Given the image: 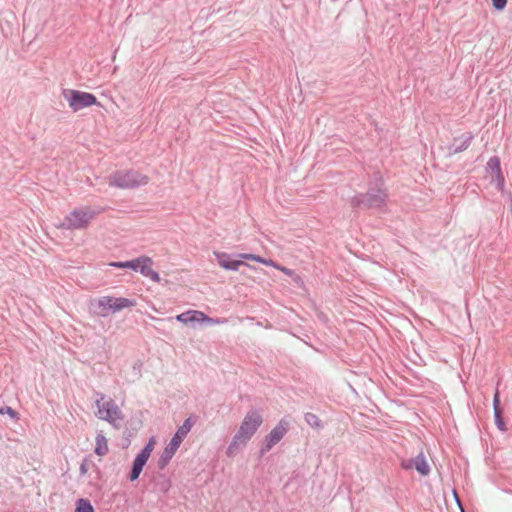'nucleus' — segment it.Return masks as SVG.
Listing matches in <instances>:
<instances>
[{
	"instance_id": "obj_1",
	"label": "nucleus",
	"mask_w": 512,
	"mask_h": 512,
	"mask_svg": "<svg viewBox=\"0 0 512 512\" xmlns=\"http://www.w3.org/2000/svg\"><path fill=\"white\" fill-rule=\"evenodd\" d=\"M262 422L263 418L258 412H249L244 417L239 427V430L235 434L232 443L229 445L227 449V454L229 456H232L236 453L239 446L245 445L256 433L258 428L261 426Z\"/></svg>"
},
{
	"instance_id": "obj_2",
	"label": "nucleus",
	"mask_w": 512,
	"mask_h": 512,
	"mask_svg": "<svg viewBox=\"0 0 512 512\" xmlns=\"http://www.w3.org/2000/svg\"><path fill=\"white\" fill-rule=\"evenodd\" d=\"M96 215L97 212L91 208H76L64 217L58 227L65 230L86 229Z\"/></svg>"
},
{
	"instance_id": "obj_3",
	"label": "nucleus",
	"mask_w": 512,
	"mask_h": 512,
	"mask_svg": "<svg viewBox=\"0 0 512 512\" xmlns=\"http://www.w3.org/2000/svg\"><path fill=\"white\" fill-rule=\"evenodd\" d=\"M148 183V177L137 171H117L109 177V185L116 189H138Z\"/></svg>"
},
{
	"instance_id": "obj_4",
	"label": "nucleus",
	"mask_w": 512,
	"mask_h": 512,
	"mask_svg": "<svg viewBox=\"0 0 512 512\" xmlns=\"http://www.w3.org/2000/svg\"><path fill=\"white\" fill-rule=\"evenodd\" d=\"M96 406V416L101 420H105L110 424L116 425L117 422L124 419L123 412L112 399H106L104 396H101L96 400Z\"/></svg>"
},
{
	"instance_id": "obj_5",
	"label": "nucleus",
	"mask_w": 512,
	"mask_h": 512,
	"mask_svg": "<svg viewBox=\"0 0 512 512\" xmlns=\"http://www.w3.org/2000/svg\"><path fill=\"white\" fill-rule=\"evenodd\" d=\"M63 96L65 100L68 102L69 107L74 112H77L86 107H90L97 103L96 97L88 92L68 89L64 90Z\"/></svg>"
},
{
	"instance_id": "obj_6",
	"label": "nucleus",
	"mask_w": 512,
	"mask_h": 512,
	"mask_svg": "<svg viewBox=\"0 0 512 512\" xmlns=\"http://www.w3.org/2000/svg\"><path fill=\"white\" fill-rule=\"evenodd\" d=\"M98 307L102 316H107L109 313H116L125 308L136 306V301L123 297L103 296L98 300Z\"/></svg>"
},
{
	"instance_id": "obj_7",
	"label": "nucleus",
	"mask_w": 512,
	"mask_h": 512,
	"mask_svg": "<svg viewBox=\"0 0 512 512\" xmlns=\"http://www.w3.org/2000/svg\"><path fill=\"white\" fill-rule=\"evenodd\" d=\"M486 178L489 179L492 188L498 191H504L505 179L501 170V162L498 156L491 157L485 167Z\"/></svg>"
},
{
	"instance_id": "obj_8",
	"label": "nucleus",
	"mask_w": 512,
	"mask_h": 512,
	"mask_svg": "<svg viewBox=\"0 0 512 512\" xmlns=\"http://www.w3.org/2000/svg\"><path fill=\"white\" fill-rule=\"evenodd\" d=\"M156 445V439L155 437H151L144 447V449L137 455V457L134 460L130 479L131 481L136 480L139 475L142 472V469L146 462L148 461L149 457L151 456V453L153 452Z\"/></svg>"
},
{
	"instance_id": "obj_9",
	"label": "nucleus",
	"mask_w": 512,
	"mask_h": 512,
	"mask_svg": "<svg viewBox=\"0 0 512 512\" xmlns=\"http://www.w3.org/2000/svg\"><path fill=\"white\" fill-rule=\"evenodd\" d=\"M383 194H359L355 198V205L362 210L380 209L384 205Z\"/></svg>"
},
{
	"instance_id": "obj_10",
	"label": "nucleus",
	"mask_w": 512,
	"mask_h": 512,
	"mask_svg": "<svg viewBox=\"0 0 512 512\" xmlns=\"http://www.w3.org/2000/svg\"><path fill=\"white\" fill-rule=\"evenodd\" d=\"M176 319L183 323L187 324L189 322H206L209 324H218L220 323L219 320L212 319L205 315L203 312L198 310H190L184 313H181L176 316Z\"/></svg>"
},
{
	"instance_id": "obj_11",
	"label": "nucleus",
	"mask_w": 512,
	"mask_h": 512,
	"mask_svg": "<svg viewBox=\"0 0 512 512\" xmlns=\"http://www.w3.org/2000/svg\"><path fill=\"white\" fill-rule=\"evenodd\" d=\"M288 423L284 420H281L267 435L266 437V448L265 450H270L275 444H277L286 434Z\"/></svg>"
},
{
	"instance_id": "obj_12",
	"label": "nucleus",
	"mask_w": 512,
	"mask_h": 512,
	"mask_svg": "<svg viewBox=\"0 0 512 512\" xmlns=\"http://www.w3.org/2000/svg\"><path fill=\"white\" fill-rule=\"evenodd\" d=\"M239 257L241 259L252 260V261H256V262L262 263V264H264L266 266L273 267V268L283 272L284 274H286L289 277H294V271L293 270H291V269H289L287 267L281 266V265L277 264L276 262H274L271 259H265V258H262L261 256H258V255H255V254H248V253H242V254L239 255Z\"/></svg>"
},
{
	"instance_id": "obj_13",
	"label": "nucleus",
	"mask_w": 512,
	"mask_h": 512,
	"mask_svg": "<svg viewBox=\"0 0 512 512\" xmlns=\"http://www.w3.org/2000/svg\"><path fill=\"white\" fill-rule=\"evenodd\" d=\"M404 469H416L421 475H427L430 471L429 464L427 463L424 455L420 453L413 459L405 460L402 462Z\"/></svg>"
},
{
	"instance_id": "obj_14",
	"label": "nucleus",
	"mask_w": 512,
	"mask_h": 512,
	"mask_svg": "<svg viewBox=\"0 0 512 512\" xmlns=\"http://www.w3.org/2000/svg\"><path fill=\"white\" fill-rule=\"evenodd\" d=\"M181 441L177 440L176 438H172L170 443L164 448L161 456L158 460L159 468H164L169 463V461L172 459L176 451L181 445Z\"/></svg>"
},
{
	"instance_id": "obj_15",
	"label": "nucleus",
	"mask_w": 512,
	"mask_h": 512,
	"mask_svg": "<svg viewBox=\"0 0 512 512\" xmlns=\"http://www.w3.org/2000/svg\"><path fill=\"white\" fill-rule=\"evenodd\" d=\"M139 271L153 282L159 283L161 281L159 274L153 269V260L148 256H142Z\"/></svg>"
},
{
	"instance_id": "obj_16",
	"label": "nucleus",
	"mask_w": 512,
	"mask_h": 512,
	"mask_svg": "<svg viewBox=\"0 0 512 512\" xmlns=\"http://www.w3.org/2000/svg\"><path fill=\"white\" fill-rule=\"evenodd\" d=\"M473 134L468 132L459 138L454 139V143L449 147V154H457L466 150L473 140Z\"/></svg>"
},
{
	"instance_id": "obj_17",
	"label": "nucleus",
	"mask_w": 512,
	"mask_h": 512,
	"mask_svg": "<svg viewBox=\"0 0 512 512\" xmlns=\"http://www.w3.org/2000/svg\"><path fill=\"white\" fill-rule=\"evenodd\" d=\"M220 267L226 270H238L244 263L241 260H231L230 256L224 252H214Z\"/></svg>"
},
{
	"instance_id": "obj_18",
	"label": "nucleus",
	"mask_w": 512,
	"mask_h": 512,
	"mask_svg": "<svg viewBox=\"0 0 512 512\" xmlns=\"http://www.w3.org/2000/svg\"><path fill=\"white\" fill-rule=\"evenodd\" d=\"M94 452L99 457H103L109 452L108 440L102 433L97 434L95 438Z\"/></svg>"
},
{
	"instance_id": "obj_19",
	"label": "nucleus",
	"mask_w": 512,
	"mask_h": 512,
	"mask_svg": "<svg viewBox=\"0 0 512 512\" xmlns=\"http://www.w3.org/2000/svg\"><path fill=\"white\" fill-rule=\"evenodd\" d=\"M75 512H94V508L87 499H79L76 503Z\"/></svg>"
},
{
	"instance_id": "obj_20",
	"label": "nucleus",
	"mask_w": 512,
	"mask_h": 512,
	"mask_svg": "<svg viewBox=\"0 0 512 512\" xmlns=\"http://www.w3.org/2000/svg\"><path fill=\"white\" fill-rule=\"evenodd\" d=\"M0 414L1 415H8V416H10L11 418H13L15 420H19L18 412H16L14 409H12L9 406H5V407L0 408Z\"/></svg>"
},
{
	"instance_id": "obj_21",
	"label": "nucleus",
	"mask_w": 512,
	"mask_h": 512,
	"mask_svg": "<svg viewBox=\"0 0 512 512\" xmlns=\"http://www.w3.org/2000/svg\"><path fill=\"white\" fill-rule=\"evenodd\" d=\"M500 397H499V392L498 390L495 392L494 394V398H493V408H494V415L495 416H499V414H501V409H500Z\"/></svg>"
},
{
	"instance_id": "obj_22",
	"label": "nucleus",
	"mask_w": 512,
	"mask_h": 512,
	"mask_svg": "<svg viewBox=\"0 0 512 512\" xmlns=\"http://www.w3.org/2000/svg\"><path fill=\"white\" fill-rule=\"evenodd\" d=\"M141 262H142V256H140V257H138L136 259L127 261V265L126 266L129 269L137 271L140 268Z\"/></svg>"
},
{
	"instance_id": "obj_23",
	"label": "nucleus",
	"mask_w": 512,
	"mask_h": 512,
	"mask_svg": "<svg viewBox=\"0 0 512 512\" xmlns=\"http://www.w3.org/2000/svg\"><path fill=\"white\" fill-rule=\"evenodd\" d=\"M305 419H306L307 423L311 426H315V427L320 426V420L318 419V417L316 415H314L312 413L306 414Z\"/></svg>"
},
{
	"instance_id": "obj_24",
	"label": "nucleus",
	"mask_w": 512,
	"mask_h": 512,
	"mask_svg": "<svg viewBox=\"0 0 512 512\" xmlns=\"http://www.w3.org/2000/svg\"><path fill=\"white\" fill-rule=\"evenodd\" d=\"M493 7L496 10H503L507 4V0H492Z\"/></svg>"
},
{
	"instance_id": "obj_25",
	"label": "nucleus",
	"mask_w": 512,
	"mask_h": 512,
	"mask_svg": "<svg viewBox=\"0 0 512 512\" xmlns=\"http://www.w3.org/2000/svg\"><path fill=\"white\" fill-rule=\"evenodd\" d=\"M187 434H188V432H186L181 427H179L173 437L176 438L177 440L183 442V440L187 436Z\"/></svg>"
},
{
	"instance_id": "obj_26",
	"label": "nucleus",
	"mask_w": 512,
	"mask_h": 512,
	"mask_svg": "<svg viewBox=\"0 0 512 512\" xmlns=\"http://www.w3.org/2000/svg\"><path fill=\"white\" fill-rule=\"evenodd\" d=\"M192 426H193V423H192L191 419H190V418H188V419H186V420L184 421V423H183V424H182V426H180V427H181L183 430H185L186 432H188V433H189V432H190V430H191V428H192Z\"/></svg>"
},
{
	"instance_id": "obj_27",
	"label": "nucleus",
	"mask_w": 512,
	"mask_h": 512,
	"mask_svg": "<svg viewBox=\"0 0 512 512\" xmlns=\"http://www.w3.org/2000/svg\"><path fill=\"white\" fill-rule=\"evenodd\" d=\"M109 266L111 267H116V268H127V261L125 262H110L108 264Z\"/></svg>"
},
{
	"instance_id": "obj_28",
	"label": "nucleus",
	"mask_w": 512,
	"mask_h": 512,
	"mask_svg": "<svg viewBox=\"0 0 512 512\" xmlns=\"http://www.w3.org/2000/svg\"><path fill=\"white\" fill-rule=\"evenodd\" d=\"M495 421H496L497 426H498L501 430H504V429H505V428H504V422H503V420H502V418H501V414H499V416H498V417H497V416H495Z\"/></svg>"
},
{
	"instance_id": "obj_29",
	"label": "nucleus",
	"mask_w": 512,
	"mask_h": 512,
	"mask_svg": "<svg viewBox=\"0 0 512 512\" xmlns=\"http://www.w3.org/2000/svg\"><path fill=\"white\" fill-rule=\"evenodd\" d=\"M299 279H300V277H299V276L294 277V280H295V281H297V280H299Z\"/></svg>"
}]
</instances>
